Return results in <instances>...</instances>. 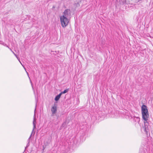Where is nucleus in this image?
Instances as JSON below:
<instances>
[{"mask_svg": "<svg viewBox=\"0 0 153 153\" xmlns=\"http://www.w3.org/2000/svg\"><path fill=\"white\" fill-rule=\"evenodd\" d=\"M61 24L63 27H65L68 24L69 20L68 18H66L64 16H61L60 17Z\"/></svg>", "mask_w": 153, "mask_h": 153, "instance_id": "obj_1", "label": "nucleus"}, {"mask_svg": "<svg viewBox=\"0 0 153 153\" xmlns=\"http://www.w3.org/2000/svg\"><path fill=\"white\" fill-rule=\"evenodd\" d=\"M142 118L144 120V123L145 124L147 123V121L148 120V118L149 117V112H146L142 113Z\"/></svg>", "mask_w": 153, "mask_h": 153, "instance_id": "obj_2", "label": "nucleus"}, {"mask_svg": "<svg viewBox=\"0 0 153 153\" xmlns=\"http://www.w3.org/2000/svg\"><path fill=\"white\" fill-rule=\"evenodd\" d=\"M56 103L57 102L54 103L53 106L52 107L51 109V111L53 115L56 114L57 111V105L56 104Z\"/></svg>", "mask_w": 153, "mask_h": 153, "instance_id": "obj_3", "label": "nucleus"}, {"mask_svg": "<svg viewBox=\"0 0 153 153\" xmlns=\"http://www.w3.org/2000/svg\"><path fill=\"white\" fill-rule=\"evenodd\" d=\"M63 15L62 16L65 17L67 18L70 15L71 11L69 9L65 10L63 12Z\"/></svg>", "mask_w": 153, "mask_h": 153, "instance_id": "obj_4", "label": "nucleus"}, {"mask_svg": "<svg viewBox=\"0 0 153 153\" xmlns=\"http://www.w3.org/2000/svg\"><path fill=\"white\" fill-rule=\"evenodd\" d=\"M147 107L145 105H143L141 107V112H148Z\"/></svg>", "mask_w": 153, "mask_h": 153, "instance_id": "obj_5", "label": "nucleus"}, {"mask_svg": "<svg viewBox=\"0 0 153 153\" xmlns=\"http://www.w3.org/2000/svg\"><path fill=\"white\" fill-rule=\"evenodd\" d=\"M36 119L34 117V119H33V129L32 132V133H31V134L30 135L29 138V139H30V138L31 137V136L32 134L33 133V130L35 128H36Z\"/></svg>", "mask_w": 153, "mask_h": 153, "instance_id": "obj_6", "label": "nucleus"}, {"mask_svg": "<svg viewBox=\"0 0 153 153\" xmlns=\"http://www.w3.org/2000/svg\"><path fill=\"white\" fill-rule=\"evenodd\" d=\"M61 96V95L60 94L56 96L55 98V100L56 101H58L60 98Z\"/></svg>", "mask_w": 153, "mask_h": 153, "instance_id": "obj_7", "label": "nucleus"}, {"mask_svg": "<svg viewBox=\"0 0 153 153\" xmlns=\"http://www.w3.org/2000/svg\"><path fill=\"white\" fill-rule=\"evenodd\" d=\"M134 120L135 122L139 123L140 121L139 117H134Z\"/></svg>", "mask_w": 153, "mask_h": 153, "instance_id": "obj_8", "label": "nucleus"}, {"mask_svg": "<svg viewBox=\"0 0 153 153\" xmlns=\"http://www.w3.org/2000/svg\"><path fill=\"white\" fill-rule=\"evenodd\" d=\"M120 4H123L126 3V0H119Z\"/></svg>", "mask_w": 153, "mask_h": 153, "instance_id": "obj_9", "label": "nucleus"}, {"mask_svg": "<svg viewBox=\"0 0 153 153\" xmlns=\"http://www.w3.org/2000/svg\"><path fill=\"white\" fill-rule=\"evenodd\" d=\"M69 90L68 89H66L64 90L63 91L61 92L60 94L62 95V94H64L67 93Z\"/></svg>", "mask_w": 153, "mask_h": 153, "instance_id": "obj_10", "label": "nucleus"}, {"mask_svg": "<svg viewBox=\"0 0 153 153\" xmlns=\"http://www.w3.org/2000/svg\"><path fill=\"white\" fill-rule=\"evenodd\" d=\"M66 125V122H64L60 128H62L63 127H65V126Z\"/></svg>", "mask_w": 153, "mask_h": 153, "instance_id": "obj_11", "label": "nucleus"}, {"mask_svg": "<svg viewBox=\"0 0 153 153\" xmlns=\"http://www.w3.org/2000/svg\"><path fill=\"white\" fill-rule=\"evenodd\" d=\"M144 125H145L144 131L145 132H146V133H147L148 132V128L146 127L145 124H144Z\"/></svg>", "mask_w": 153, "mask_h": 153, "instance_id": "obj_12", "label": "nucleus"}, {"mask_svg": "<svg viewBox=\"0 0 153 153\" xmlns=\"http://www.w3.org/2000/svg\"><path fill=\"white\" fill-rule=\"evenodd\" d=\"M75 4L76 7H79V2H77Z\"/></svg>", "mask_w": 153, "mask_h": 153, "instance_id": "obj_13", "label": "nucleus"}, {"mask_svg": "<svg viewBox=\"0 0 153 153\" xmlns=\"http://www.w3.org/2000/svg\"><path fill=\"white\" fill-rule=\"evenodd\" d=\"M30 82L31 83V86H32V89H33V90H34V88H33V84H32V82L31 81H30Z\"/></svg>", "mask_w": 153, "mask_h": 153, "instance_id": "obj_14", "label": "nucleus"}, {"mask_svg": "<svg viewBox=\"0 0 153 153\" xmlns=\"http://www.w3.org/2000/svg\"><path fill=\"white\" fill-rule=\"evenodd\" d=\"M12 52L13 53V54L15 55V56H16V57H17V55L15 54V53L13 52V51H12Z\"/></svg>", "mask_w": 153, "mask_h": 153, "instance_id": "obj_15", "label": "nucleus"}, {"mask_svg": "<svg viewBox=\"0 0 153 153\" xmlns=\"http://www.w3.org/2000/svg\"><path fill=\"white\" fill-rule=\"evenodd\" d=\"M142 0H139L138 1V2H140V3H141L142 2Z\"/></svg>", "mask_w": 153, "mask_h": 153, "instance_id": "obj_16", "label": "nucleus"}, {"mask_svg": "<svg viewBox=\"0 0 153 153\" xmlns=\"http://www.w3.org/2000/svg\"><path fill=\"white\" fill-rule=\"evenodd\" d=\"M55 8V6H53V7H52L53 8Z\"/></svg>", "mask_w": 153, "mask_h": 153, "instance_id": "obj_17", "label": "nucleus"}, {"mask_svg": "<svg viewBox=\"0 0 153 153\" xmlns=\"http://www.w3.org/2000/svg\"><path fill=\"white\" fill-rule=\"evenodd\" d=\"M6 47H8V48H9V47H8L7 45H6Z\"/></svg>", "mask_w": 153, "mask_h": 153, "instance_id": "obj_18", "label": "nucleus"}, {"mask_svg": "<svg viewBox=\"0 0 153 153\" xmlns=\"http://www.w3.org/2000/svg\"><path fill=\"white\" fill-rule=\"evenodd\" d=\"M10 50H11L12 52V51H13L12 50H11V48H10Z\"/></svg>", "mask_w": 153, "mask_h": 153, "instance_id": "obj_19", "label": "nucleus"}]
</instances>
